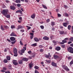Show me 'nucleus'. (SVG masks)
<instances>
[{
  "label": "nucleus",
  "instance_id": "8",
  "mask_svg": "<svg viewBox=\"0 0 73 73\" xmlns=\"http://www.w3.org/2000/svg\"><path fill=\"white\" fill-rule=\"evenodd\" d=\"M61 49V48L59 46H57L55 48V50H57V51H59Z\"/></svg>",
  "mask_w": 73,
  "mask_h": 73
},
{
  "label": "nucleus",
  "instance_id": "60",
  "mask_svg": "<svg viewBox=\"0 0 73 73\" xmlns=\"http://www.w3.org/2000/svg\"><path fill=\"white\" fill-rule=\"evenodd\" d=\"M26 3H28L29 1V0H25Z\"/></svg>",
  "mask_w": 73,
  "mask_h": 73
},
{
  "label": "nucleus",
  "instance_id": "34",
  "mask_svg": "<svg viewBox=\"0 0 73 73\" xmlns=\"http://www.w3.org/2000/svg\"><path fill=\"white\" fill-rule=\"evenodd\" d=\"M40 27L41 28V29H44V27L43 25L40 26Z\"/></svg>",
  "mask_w": 73,
  "mask_h": 73
},
{
  "label": "nucleus",
  "instance_id": "11",
  "mask_svg": "<svg viewBox=\"0 0 73 73\" xmlns=\"http://www.w3.org/2000/svg\"><path fill=\"white\" fill-rule=\"evenodd\" d=\"M10 8L11 9H12V10H15V9H16V7L14 6H11L10 7Z\"/></svg>",
  "mask_w": 73,
  "mask_h": 73
},
{
  "label": "nucleus",
  "instance_id": "16",
  "mask_svg": "<svg viewBox=\"0 0 73 73\" xmlns=\"http://www.w3.org/2000/svg\"><path fill=\"white\" fill-rule=\"evenodd\" d=\"M34 40L35 41H36V42H38V41H39V40H38V38L37 37L34 38Z\"/></svg>",
  "mask_w": 73,
  "mask_h": 73
},
{
  "label": "nucleus",
  "instance_id": "14",
  "mask_svg": "<svg viewBox=\"0 0 73 73\" xmlns=\"http://www.w3.org/2000/svg\"><path fill=\"white\" fill-rule=\"evenodd\" d=\"M43 40H49V38L47 36H45L43 38Z\"/></svg>",
  "mask_w": 73,
  "mask_h": 73
},
{
  "label": "nucleus",
  "instance_id": "19",
  "mask_svg": "<svg viewBox=\"0 0 73 73\" xmlns=\"http://www.w3.org/2000/svg\"><path fill=\"white\" fill-rule=\"evenodd\" d=\"M54 57L55 60H56V59L58 58L59 57L57 55H54Z\"/></svg>",
  "mask_w": 73,
  "mask_h": 73
},
{
  "label": "nucleus",
  "instance_id": "47",
  "mask_svg": "<svg viewBox=\"0 0 73 73\" xmlns=\"http://www.w3.org/2000/svg\"><path fill=\"white\" fill-rule=\"evenodd\" d=\"M45 56L46 57V58H48V57H49V55H45Z\"/></svg>",
  "mask_w": 73,
  "mask_h": 73
},
{
  "label": "nucleus",
  "instance_id": "22",
  "mask_svg": "<svg viewBox=\"0 0 73 73\" xmlns=\"http://www.w3.org/2000/svg\"><path fill=\"white\" fill-rule=\"evenodd\" d=\"M31 46H37V43H35L32 44H31Z\"/></svg>",
  "mask_w": 73,
  "mask_h": 73
},
{
  "label": "nucleus",
  "instance_id": "30",
  "mask_svg": "<svg viewBox=\"0 0 73 73\" xmlns=\"http://www.w3.org/2000/svg\"><path fill=\"white\" fill-rule=\"evenodd\" d=\"M51 25H52V26H53V25H54V22H52Z\"/></svg>",
  "mask_w": 73,
  "mask_h": 73
},
{
  "label": "nucleus",
  "instance_id": "63",
  "mask_svg": "<svg viewBox=\"0 0 73 73\" xmlns=\"http://www.w3.org/2000/svg\"><path fill=\"white\" fill-rule=\"evenodd\" d=\"M30 38L31 39H32L33 38V36H31Z\"/></svg>",
  "mask_w": 73,
  "mask_h": 73
},
{
  "label": "nucleus",
  "instance_id": "9",
  "mask_svg": "<svg viewBox=\"0 0 73 73\" xmlns=\"http://www.w3.org/2000/svg\"><path fill=\"white\" fill-rule=\"evenodd\" d=\"M11 36H16V35L14 32H12L10 35Z\"/></svg>",
  "mask_w": 73,
  "mask_h": 73
},
{
  "label": "nucleus",
  "instance_id": "51",
  "mask_svg": "<svg viewBox=\"0 0 73 73\" xmlns=\"http://www.w3.org/2000/svg\"><path fill=\"white\" fill-rule=\"evenodd\" d=\"M35 73H39V72H38L37 70H35Z\"/></svg>",
  "mask_w": 73,
  "mask_h": 73
},
{
  "label": "nucleus",
  "instance_id": "59",
  "mask_svg": "<svg viewBox=\"0 0 73 73\" xmlns=\"http://www.w3.org/2000/svg\"><path fill=\"white\" fill-rule=\"evenodd\" d=\"M19 13H20L21 14H22V11L21 10H19Z\"/></svg>",
  "mask_w": 73,
  "mask_h": 73
},
{
  "label": "nucleus",
  "instance_id": "1",
  "mask_svg": "<svg viewBox=\"0 0 73 73\" xmlns=\"http://www.w3.org/2000/svg\"><path fill=\"white\" fill-rule=\"evenodd\" d=\"M8 12V9H3L1 13L3 14V15H5V16L7 15V13Z\"/></svg>",
  "mask_w": 73,
  "mask_h": 73
},
{
  "label": "nucleus",
  "instance_id": "48",
  "mask_svg": "<svg viewBox=\"0 0 73 73\" xmlns=\"http://www.w3.org/2000/svg\"><path fill=\"white\" fill-rule=\"evenodd\" d=\"M47 23H49L50 21V19H48L46 20Z\"/></svg>",
  "mask_w": 73,
  "mask_h": 73
},
{
  "label": "nucleus",
  "instance_id": "17",
  "mask_svg": "<svg viewBox=\"0 0 73 73\" xmlns=\"http://www.w3.org/2000/svg\"><path fill=\"white\" fill-rule=\"evenodd\" d=\"M18 62L19 64H23V60H19Z\"/></svg>",
  "mask_w": 73,
  "mask_h": 73
},
{
  "label": "nucleus",
  "instance_id": "57",
  "mask_svg": "<svg viewBox=\"0 0 73 73\" xmlns=\"http://www.w3.org/2000/svg\"><path fill=\"white\" fill-rule=\"evenodd\" d=\"M3 70H7V68L5 67H4L3 68Z\"/></svg>",
  "mask_w": 73,
  "mask_h": 73
},
{
  "label": "nucleus",
  "instance_id": "40",
  "mask_svg": "<svg viewBox=\"0 0 73 73\" xmlns=\"http://www.w3.org/2000/svg\"><path fill=\"white\" fill-rule=\"evenodd\" d=\"M68 29L69 30H70V28H71V26L69 25L68 26Z\"/></svg>",
  "mask_w": 73,
  "mask_h": 73
},
{
  "label": "nucleus",
  "instance_id": "28",
  "mask_svg": "<svg viewBox=\"0 0 73 73\" xmlns=\"http://www.w3.org/2000/svg\"><path fill=\"white\" fill-rule=\"evenodd\" d=\"M34 68L36 69H38L39 68V67L37 66H35L34 67Z\"/></svg>",
  "mask_w": 73,
  "mask_h": 73
},
{
  "label": "nucleus",
  "instance_id": "26",
  "mask_svg": "<svg viewBox=\"0 0 73 73\" xmlns=\"http://www.w3.org/2000/svg\"><path fill=\"white\" fill-rule=\"evenodd\" d=\"M7 60L8 61H9L11 60V57L10 56H7L6 58Z\"/></svg>",
  "mask_w": 73,
  "mask_h": 73
},
{
  "label": "nucleus",
  "instance_id": "50",
  "mask_svg": "<svg viewBox=\"0 0 73 73\" xmlns=\"http://www.w3.org/2000/svg\"><path fill=\"white\" fill-rule=\"evenodd\" d=\"M58 17H61V15L60 14H59L58 13Z\"/></svg>",
  "mask_w": 73,
  "mask_h": 73
},
{
  "label": "nucleus",
  "instance_id": "38",
  "mask_svg": "<svg viewBox=\"0 0 73 73\" xmlns=\"http://www.w3.org/2000/svg\"><path fill=\"white\" fill-rule=\"evenodd\" d=\"M10 17V16L9 15H7L6 16V17H7V18H9Z\"/></svg>",
  "mask_w": 73,
  "mask_h": 73
},
{
  "label": "nucleus",
  "instance_id": "12",
  "mask_svg": "<svg viewBox=\"0 0 73 73\" xmlns=\"http://www.w3.org/2000/svg\"><path fill=\"white\" fill-rule=\"evenodd\" d=\"M10 39L12 41H15V40H16V39L15 38V37H11L10 38Z\"/></svg>",
  "mask_w": 73,
  "mask_h": 73
},
{
  "label": "nucleus",
  "instance_id": "24",
  "mask_svg": "<svg viewBox=\"0 0 73 73\" xmlns=\"http://www.w3.org/2000/svg\"><path fill=\"white\" fill-rule=\"evenodd\" d=\"M67 23H63V26L64 27H67V26H66V25H67Z\"/></svg>",
  "mask_w": 73,
  "mask_h": 73
},
{
  "label": "nucleus",
  "instance_id": "55",
  "mask_svg": "<svg viewBox=\"0 0 73 73\" xmlns=\"http://www.w3.org/2000/svg\"><path fill=\"white\" fill-rule=\"evenodd\" d=\"M59 27H60V28L61 29H63V27L61 26H59Z\"/></svg>",
  "mask_w": 73,
  "mask_h": 73
},
{
  "label": "nucleus",
  "instance_id": "27",
  "mask_svg": "<svg viewBox=\"0 0 73 73\" xmlns=\"http://www.w3.org/2000/svg\"><path fill=\"white\" fill-rule=\"evenodd\" d=\"M42 7H43V8H45V9H47V7H46V6H45V5L42 4Z\"/></svg>",
  "mask_w": 73,
  "mask_h": 73
},
{
  "label": "nucleus",
  "instance_id": "42",
  "mask_svg": "<svg viewBox=\"0 0 73 73\" xmlns=\"http://www.w3.org/2000/svg\"><path fill=\"white\" fill-rule=\"evenodd\" d=\"M39 47L40 48H43V46L42 45H40L39 46Z\"/></svg>",
  "mask_w": 73,
  "mask_h": 73
},
{
  "label": "nucleus",
  "instance_id": "45",
  "mask_svg": "<svg viewBox=\"0 0 73 73\" xmlns=\"http://www.w3.org/2000/svg\"><path fill=\"white\" fill-rule=\"evenodd\" d=\"M70 65H72V64H73V60H72L70 63Z\"/></svg>",
  "mask_w": 73,
  "mask_h": 73
},
{
  "label": "nucleus",
  "instance_id": "15",
  "mask_svg": "<svg viewBox=\"0 0 73 73\" xmlns=\"http://www.w3.org/2000/svg\"><path fill=\"white\" fill-rule=\"evenodd\" d=\"M31 17L33 19H35V14H33V15H31Z\"/></svg>",
  "mask_w": 73,
  "mask_h": 73
},
{
  "label": "nucleus",
  "instance_id": "53",
  "mask_svg": "<svg viewBox=\"0 0 73 73\" xmlns=\"http://www.w3.org/2000/svg\"><path fill=\"white\" fill-rule=\"evenodd\" d=\"M21 11H22L23 12H24V9H23V8H21Z\"/></svg>",
  "mask_w": 73,
  "mask_h": 73
},
{
  "label": "nucleus",
  "instance_id": "3",
  "mask_svg": "<svg viewBox=\"0 0 73 73\" xmlns=\"http://www.w3.org/2000/svg\"><path fill=\"white\" fill-rule=\"evenodd\" d=\"M67 50L69 52L71 53H73V48L72 47H69L67 48Z\"/></svg>",
  "mask_w": 73,
  "mask_h": 73
},
{
  "label": "nucleus",
  "instance_id": "4",
  "mask_svg": "<svg viewBox=\"0 0 73 73\" xmlns=\"http://www.w3.org/2000/svg\"><path fill=\"white\" fill-rule=\"evenodd\" d=\"M62 67L64 69L66 70V71H69V68H68V67L63 65H62Z\"/></svg>",
  "mask_w": 73,
  "mask_h": 73
},
{
  "label": "nucleus",
  "instance_id": "25",
  "mask_svg": "<svg viewBox=\"0 0 73 73\" xmlns=\"http://www.w3.org/2000/svg\"><path fill=\"white\" fill-rule=\"evenodd\" d=\"M60 35H63L64 33V31H61L60 32H59Z\"/></svg>",
  "mask_w": 73,
  "mask_h": 73
},
{
  "label": "nucleus",
  "instance_id": "44",
  "mask_svg": "<svg viewBox=\"0 0 73 73\" xmlns=\"http://www.w3.org/2000/svg\"><path fill=\"white\" fill-rule=\"evenodd\" d=\"M72 57L71 56H69L68 58V60H70V59H72Z\"/></svg>",
  "mask_w": 73,
  "mask_h": 73
},
{
  "label": "nucleus",
  "instance_id": "2",
  "mask_svg": "<svg viewBox=\"0 0 73 73\" xmlns=\"http://www.w3.org/2000/svg\"><path fill=\"white\" fill-rule=\"evenodd\" d=\"M13 52L14 54V56L17 57L18 55V54L17 53V50L16 48H15L13 49Z\"/></svg>",
  "mask_w": 73,
  "mask_h": 73
},
{
  "label": "nucleus",
  "instance_id": "49",
  "mask_svg": "<svg viewBox=\"0 0 73 73\" xmlns=\"http://www.w3.org/2000/svg\"><path fill=\"white\" fill-rule=\"evenodd\" d=\"M28 53L29 54H31L32 53V51H29L28 52Z\"/></svg>",
  "mask_w": 73,
  "mask_h": 73
},
{
  "label": "nucleus",
  "instance_id": "58",
  "mask_svg": "<svg viewBox=\"0 0 73 73\" xmlns=\"http://www.w3.org/2000/svg\"><path fill=\"white\" fill-rule=\"evenodd\" d=\"M30 34L31 36H33V33H30Z\"/></svg>",
  "mask_w": 73,
  "mask_h": 73
},
{
  "label": "nucleus",
  "instance_id": "54",
  "mask_svg": "<svg viewBox=\"0 0 73 73\" xmlns=\"http://www.w3.org/2000/svg\"><path fill=\"white\" fill-rule=\"evenodd\" d=\"M26 47H23V48L24 49V50H27V49L26 48Z\"/></svg>",
  "mask_w": 73,
  "mask_h": 73
},
{
  "label": "nucleus",
  "instance_id": "33",
  "mask_svg": "<svg viewBox=\"0 0 73 73\" xmlns=\"http://www.w3.org/2000/svg\"><path fill=\"white\" fill-rule=\"evenodd\" d=\"M61 46L62 48H65V44L61 45Z\"/></svg>",
  "mask_w": 73,
  "mask_h": 73
},
{
  "label": "nucleus",
  "instance_id": "56",
  "mask_svg": "<svg viewBox=\"0 0 73 73\" xmlns=\"http://www.w3.org/2000/svg\"><path fill=\"white\" fill-rule=\"evenodd\" d=\"M20 12V10H18L17 11H16V13H19Z\"/></svg>",
  "mask_w": 73,
  "mask_h": 73
},
{
  "label": "nucleus",
  "instance_id": "13",
  "mask_svg": "<svg viewBox=\"0 0 73 73\" xmlns=\"http://www.w3.org/2000/svg\"><path fill=\"white\" fill-rule=\"evenodd\" d=\"M62 42H60V44H64V43H66V40H62Z\"/></svg>",
  "mask_w": 73,
  "mask_h": 73
},
{
  "label": "nucleus",
  "instance_id": "39",
  "mask_svg": "<svg viewBox=\"0 0 73 73\" xmlns=\"http://www.w3.org/2000/svg\"><path fill=\"white\" fill-rule=\"evenodd\" d=\"M65 14V15H66V17H68V16H69V15L67 13H66Z\"/></svg>",
  "mask_w": 73,
  "mask_h": 73
},
{
  "label": "nucleus",
  "instance_id": "43",
  "mask_svg": "<svg viewBox=\"0 0 73 73\" xmlns=\"http://www.w3.org/2000/svg\"><path fill=\"white\" fill-rule=\"evenodd\" d=\"M70 40L71 41L73 42V37H71L70 38Z\"/></svg>",
  "mask_w": 73,
  "mask_h": 73
},
{
  "label": "nucleus",
  "instance_id": "41",
  "mask_svg": "<svg viewBox=\"0 0 73 73\" xmlns=\"http://www.w3.org/2000/svg\"><path fill=\"white\" fill-rule=\"evenodd\" d=\"M16 42V40H15L13 42H11V44H14L15 43V42Z\"/></svg>",
  "mask_w": 73,
  "mask_h": 73
},
{
  "label": "nucleus",
  "instance_id": "5",
  "mask_svg": "<svg viewBox=\"0 0 73 73\" xmlns=\"http://www.w3.org/2000/svg\"><path fill=\"white\" fill-rule=\"evenodd\" d=\"M13 64L15 65H17L18 64V62H17V61L16 60H14L13 61Z\"/></svg>",
  "mask_w": 73,
  "mask_h": 73
},
{
  "label": "nucleus",
  "instance_id": "52",
  "mask_svg": "<svg viewBox=\"0 0 73 73\" xmlns=\"http://www.w3.org/2000/svg\"><path fill=\"white\" fill-rule=\"evenodd\" d=\"M20 44H21V45H23V43H22V42H21V41H20Z\"/></svg>",
  "mask_w": 73,
  "mask_h": 73
},
{
  "label": "nucleus",
  "instance_id": "61",
  "mask_svg": "<svg viewBox=\"0 0 73 73\" xmlns=\"http://www.w3.org/2000/svg\"><path fill=\"white\" fill-rule=\"evenodd\" d=\"M21 32H24V30L22 29V30H20Z\"/></svg>",
  "mask_w": 73,
  "mask_h": 73
},
{
  "label": "nucleus",
  "instance_id": "32",
  "mask_svg": "<svg viewBox=\"0 0 73 73\" xmlns=\"http://www.w3.org/2000/svg\"><path fill=\"white\" fill-rule=\"evenodd\" d=\"M21 53H24L25 52V50H24V49H22V50H21Z\"/></svg>",
  "mask_w": 73,
  "mask_h": 73
},
{
  "label": "nucleus",
  "instance_id": "36",
  "mask_svg": "<svg viewBox=\"0 0 73 73\" xmlns=\"http://www.w3.org/2000/svg\"><path fill=\"white\" fill-rule=\"evenodd\" d=\"M39 51L40 52H43L44 51V49H41L39 50Z\"/></svg>",
  "mask_w": 73,
  "mask_h": 73
},
{
  "label": "nucleus",
  "instance_id": "64",
  "mask_svg": "<svg viewBox=\"0 0 73 73\" xmlns=\"http://www.w3.org/2000/svg\"><path fill=\"white\" fill-rule=\"evenodd\" d=\"M5 73H10V72L9 71H7L5 72Z\"/></svg>",
  "mask_w": 73,
  "mask_h": 73
},
{
  "label": "nucleus",
  "instance_id": "29",
  "mask_svg": "<svg viewBox=\"0 0 73 73\" xmlns=\"http://www.w3.org/2000/svg\"><path fill=\"white\" fill-rule=\"evenodd\" d=\"M15 28V26L14 25H11V29H14Z\"/></svg>",
  "mask_w": 73,
  "mask_h": 73
},
{
  "label": "nucleus",
  "instance_id": "35",
  "mask_svg": "<svg viewBox=\"0 0 73 73\" xmlns=\"http://www.w3.org/2000/svg\"><path fill=\"white\" fill-rule=\"evenodd\" d=\"M26 27H27V28L28 30H29L30 29H31V27H29L28 26H26Z\"/></svg>",
  "mask_w": 73,
  "mask_h": 73
},
{
  "label": "nucleus",
  "instance_id": "31",
  "mask_svg": "<svg viewBox=\"0 0 73 73\" xmlns=\"http://www.w3.org/2000/svg\"><path fill=\"white\" fill-rule=\"evenodd\" d=\"M3 62H4L5 63H7V62H8V61L6 59H4L3 60Z\"/></svg>",
  "mask_w": 73,
  "mask_h": 73
},
{
  "label": "nucleus",
  "instance_id": "7",
  "mask_svg": "<svg viewBox=\"0 0 73 73\" xmlns=\"http://www.w3.org/2000/svg\"><path fill=\"white\" fill-rule=\"evenodd\" d=\"M51 64L53 66H57V63H54L53 62H52Z\"/></svg>",
  "mask_w": 73,
  "mask_h": 73
},
{
  "label": "nucleus",
  "instance_id": "46",
  "mask_svg": "<svg viewBox=\"0 0 73 73\" xmlns=\"http://www.w3.org/2000/svg\"><path fill=\"white\" fill-rule=\"evenodd\" d=\"M17 6L18 7H20L21 6V5L19 3L17 4Z\"/></svg>",
  "mask_w": 73,
  "mask_h": 73
},
{
  "label": "nucleus",
  "instance_id": "37",
  "mask_svg": "<svg viewBox=\"0 0 73 73\" xmlns=\"http://www.w3.org/2000/svg\"><path fill=\"white\" fill-rule=\"evenodd\" d=\"M45 61H46V62H47V63H49L50 62V60H46Z\"/></svg>",
  "mask_w": 73,
  "mask_h": 73
},
{
  "label": "nucleus",
  "instance_id": "21",
  "mask_svg": "<svg viewBox=\"0 0 73 73\" xmlns=\"http://www.w3.org/2000/svg\"><path fill=\"white\" fill-rule=\"evenodd\" d=\"M1 29L3 31L5 30V29H4V27H3V26H2V25H1Z\"/></svg>",
  "mask_w": 73,
  "mask_h": 73
},
{
  "label": "nucleus",
  "instance_id": "6",
  "mask_svg": "<svg viewBox=\"0 0 73 73\" xmlns=\"http://www.w3.org/2000/svg\"><path fill=\"white\" fill-rule=\"evenodd\" d=\"M24 28V27H22L21 25H19L18 27V28L17 29V30L19 29H23Z\"/></svg>",
  "mask_w": 73,
  "mask_h": 73
},
{
  "label": "nucleus",
  "instance_id": "18",
  "mask_svg": "<svg viewBox=\"0 0 73 73\" xmlns=\"http://www.w3.org/2000/svg\"><path fill=\"white\" fill-rule=\"evenodd\" d=\"M29 66L30 68L31 69L32 68V65H33V63H32V62H31V63H30L29 64Z\"/></svg>",
  "mask_w": 73,
  "mask_h": 73
},
{
  "label": "nucleus",
  "instance_id": "23",
  "mask_svg": "<svg viewBox=\"0 0 73 73\" xmlns=\"http://www.w3.org/2000/svg\"><path fill=\"white\" fill-rule=\"evenodd\" d=\"M15 2L16 3H20L21 2L20 0H16L15 1Z\"/></svg>",
  "mask_w": 73,
  "mask_h": 73
},
{
  "label": "nucleus",
  "instance_id": "62",
  "mask_svg": "<svg viewBox=\"0 0 73 73\" xmlns=\"http://www.w3.org/2000/svg\"><path fill=\"white\" fill-rule=\"evenodd\" d=\"M70 46H72V47H73V43H72L71 44H70Z\"/></svg>",
  "mask_w": 73,
  "mask_h": 73
},
{
  "label": "nucleus",
  "instance_id": "20",
  "mask_svg": "<svg viewBox=\"0 0 73 73\" xmlns=\"http://www.w3.org/2000/svg\"><path fill=\"white\" fill-rule=\"evenodd\" d=\"M4 28L6 29H8L9 28V27H8L7 26L4 25L3 26Z\"/></svg>",
  "mask_w": 73,
  "mask_h": 73
},
{
  "label": "nucleus",
  "instance_id": "10",
  "mask_svg": "<svg viewBox=\"0 0 73 73\" xmlns=\"http://www.w3.org/2000/svg\"><path fill=\"white\" fill-rule=\"evenodd\" d=\"M22 60L23 61H27L28 60V58H24L22 59Z\"/></svg>",
  "mask_w": 73,
  "mask_h": 73
}]
</instances>
